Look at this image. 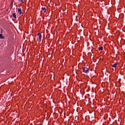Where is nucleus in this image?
<instances>
[{"label": "nucleus", "mask_w": 125, "mask_h": 125, "mask_svg": "<svg viewBox=\"0 0 125 125\" xmlns=\"http://www.w3.org/2000/svg\"><path fill=\"white\" fill-rule=\"evenodd\" d=\"M118 62H116L114 64L112 65L111 66L112 67L115 68V67H117V65H118Z\"/></svg>", "instance_id": "nucleus-3"}, {"label": "nucleus", "mask_w": 125, "mask_h": 125, "mask_svg": "<svg viewBox=\"0 0 125 125\" xmlns=\"http://www.w3.org/2000/svg\"><path fill=\"white\" fill-rule=\"evenodd\" d=\"M83 71L85 73H87L89 71V69L88 68L84 67L83 69Z\"/></svg>", "instance_id": "nucleus-1"}, {"label": "nucleus", "mask_w": 125, "mask_h": 125, "mask_svg": "<svg viewBox=\"0 0 125 125\" xmlns=\"http://www.w3.org/2000/svg\"><path fill=\"white\" fill-rule=\"evenodd\" d=\"M12 16L13 17H14L15 19H16L17 18V17H16V13H14L13 14V15H12Z\"/></svg>", "instance_id": "nucleus-8"}, {"label": "nucleus", "mask_w": 125, "mask_h": 125, "mask_svg": "<svg viewBox=\"0 0 125 125\" xmlns=\"http://www.w3.org/2000/svg\"><path fill=\"white\" fill-rule=\"evenodd\" d=\"M5 37L3 36L2 34H0V39H4Z\"/></svg>", "instance_id": "nucleus-7"}, {"label": "nucleus", "mask_w": 125, "mask_h": 125, "mask_svg": "<svg viewBox=\"0 0 125 125\" xmlns=\"http://www.w3.org/2000/svg\"><path fill=\"white\" fill-rule=\"evenodd\" d=\"M37 36L39 37V39L37 40V41H38L39 42H41V39H42V35H41V34L39 33L38 34H37Z\"/></svg>", "instance_id": "nucleus-2"}, {"label": "nucleus", "mask_w": 125, "mask_h": 125, "mask_svg": "<svg viewBox=\"0 0 125 125\" xmlns=\"http://www.w3.org/2000/svg\"><path fill=\"white\" fill-rule=\"evenodd\" d=\"M99 50H100V51H102L103 50V47H99L98 48Z\"/></svg>", "instance_id": "nucleus-9"}, {"label": "nucleus", "mask_w": 125, "mask_h": 125, "mask_svg": "<svg viewBox=\"0 0 125 125\" xmlns=\"http://www.w3.org/2000/svg\"><path fill=\"white\" fill-rule=\"evenodd\" d=\"M41 9L42 10H43L44 11V13H46V8L45 7H42V8H41Z\"/></svg>", "instance_id": "nucleus-6"}, {"label": "nucleus", "mask_w": 125, "mask_h": 125, "mask_svg": "<svg viewBox=\"0 0 125 125\" xmlns=\"http://www.w3.org/2000/svg\"><path fill=\"white\" fill-rule=\"evenodd\" d=\"M18 12L20 15H21L22 14L21 9H18Z\"/></svg>", "instance_id": "nucleus-5"}, {"label": "nucleus", "mask_w": 125, "mask_h": 125, "mask_svg": "<svg viewBox=\"0 0 125 125\" xmlns=\"http://www.w3.org/2000/svg\"><path fill=\"white\" fill-rule=\"evenodd\" d=\"M2 32H3V29H2V28H1V33L2 34Z\"/></svg>", "instance_id": "nucleus-10"}, {"label": "nucleus", "mask_w": 125, "mask_h": 125, "mask_svg": "<svg viewBox=\"0 0 125 125\" xmlns=\"http://www.w3.org/2000/svg\"><path fill=\"white\" fill-rule=\"evenodd\" d=\"M13 6V1H12V2H11V6H10V10H11L12 9Z\"/></svg>", "instance_id": "nucleus-4"}]
</instances>
